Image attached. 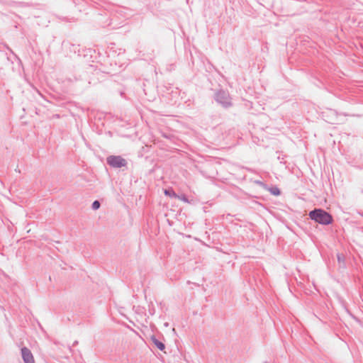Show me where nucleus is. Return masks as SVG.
<instances>
[{
  "label": "nucleus",
  "mask_w": 363,
  "mask_h": 363,
  "mask_svg": "<svg viewBox=\"0 0 363 363\" xmlns=\"http://www.w3.org/2000/svg\"><path fill=\"white\" fill-rule=\"evenodd\" d=\"M309 216L312 220L324 225L330 224L333 220L332 216L322 209L311 211Z\"/></svg>",
  "instance_id": "nucleus-1"
},
{
  "label": "nucleus",
  "mask_w": 363,
  "mask_h": 363,
  "mask_svg": "<svg viewBox=\"0 0 363 363\" xmlns=\"http://www.w3.org/2000/svg\"><path fill=\"white\" fill-rule=\"evenodd\" d=\"M100 207V203L98 201H95L92 204V208L94 210L98 209Z\"/></svg>",
  "instance_id": "nucleus-7"
},
{
  "label": "nucleus",
  "mask_w": 363,
  "mask_h": 363,
  "mask_svg": "<svg viewBox=\"0 0 363 363\" xmlns=\"http://www.w3.org/2000/svg\"><path fill=\"white\" fill-rule=\"evenodd\" d=\"M21 354L25 363H35L33 354L27 347H23L21 349Z\"/></svg>",
  "instance_id": "nucleus-3"
},
{
  "label": "nucleus",
  "mask_w": 363,
  "mask_h": 363,
  "mask_svg": "<svg viewBox=\"0 0 363 363\" xmlns=\"http://www.w3.org/2000/svg\"><path fill=\"white\" fill-rule=\"evenodd\" d=\"M178 199L185 201V202H187V199L184 196H179V197H177Z\"/></svg>",
  "instance_id": "nucleus-8"
},
{
  "label": "nucleus",
  "mask_w": 363,
  "mask_h": 363,
  "mask_svg": "<svg viewBox=\"0 0 363 363\" xmlns=\"http://www.w3.org/2000/svg\"><path fill=\"white\" fill-rule=\"evenodd\" d=\"M155 345H157V347L160 350H164V344H163V343H162V342H159V341H156V342H155Z\"/></svg>",
  "instance_id": "nucleus-6"
},
{
  "label": "nucleus",
  "mask_w": 363,
  "mask_h": 363,
  "mask_svg": "<svg viewBox=\"0 0 363 363\" xmlns=\"http://www.w3.org/2000/svg\"><path fill=\"white\" fill-rule=\"evenodd\" d=\"M269 191L274 195L278 196L280 194V191L277 187H272Z\"/></svg>",
  "instance_id": "nucleus-5"
},
{
  "label": "nucleus",
  "mask_w": 363,
  "mask_h": 363,
  "mask_svg": "<svg viewBox=\"0 0 363 363\" xmlns=\"http://www.w3.org/2000/svg\"><path fill=\"white\" fill-rule=\"evenodd\" d=\"M164 193L166 196L173 197V198H177L179 196L173 191L172 189H164Z\"/></svg>",
  "instance_id": "nucleus-4"
},
{
  "label": "nucleus",
  "mask_w": 363,
  "mask_h": 363,
  "mask_svg": "<svg viewBox=\"0 0 363 363\" xmlns=\"http://www.w3.org/2000/svg\"><path fill=\"white\" fill-rule=\"evenodd\" d=\"M107 162L114 167H121L126 164L125 160L120 156H110L107 158Z\"/></svg>",
  "instance_id": "nucleus-2"
}]
</instances>
